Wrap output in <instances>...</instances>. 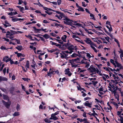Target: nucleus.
Wrapping results in <instances>:
<instances>
[{"mask_svg": "<svg viewBox=\"0 0 123 123\" xmlns=\"http://www.w3.org/2000/svg\"><path fill=\"white\" fill-rule=\"evenodd\" d=\"M6 37L7 38H9L12 40L14 37L13 35L18 34L17 32L13 30H10V31H8L6 33Z\"/></svg>", "mask_w": 123, "mask_h": 123, "instance_id": "obj_1", "label": "nucleus"}, {"mask_svg": "<svg viewBox=\"0 0 123 123\" xmlns=\"http://www.w3.org/2000/svg\"><path fill=\"white\" fill-rule=\"evenodd\" d=\"M61 20H63L64 23L65 24L69 25L71 24L72 22V21L70 20L68 17L64 14V16L62 17Z\"/></svg>", "mask_w": 123, "mask_h": 123, "instance_id": "obj_2", "label": "nucleus"}, {"mask_svg": "<svg viewBox=\"0 0 123 123\" xmlns=\"http://www.w3.org/2000/svg\"><path fill=\"white\" fill-rule=\"evenodd\" d=\"M90 71L93 73L95 74L98 73L99 72V70L97 68H95L94 67H91L89 68Z\"/></svg>", "mask_w": 123, "mask_h": 123, "instance_id": "obj_3", "label": "nucleus"}, {"mask_svg": "<svg viewBox=\"0 0 123 123\" xmlns=\"http://www.w3.org/2000/svg\"><path fill=\"white\" fill-rule=\"evenodd\" d=\"M68 49L70 50L69 52V54H71L75 50H76V48L75 46L71 45L69 46L68 48Z\"/></svg>", "mask_w": 123, "mask_h": 123, "instance_id": "obj_4", "label": "nucleus"}, {"mask_svg": "<svg viewBox=\"0 0 123 123\" xmlns=\"http://www.w3.org/2000/svg\"><path fill=\"white\" fill-rule=\"evenodd\" d=\"M54 12H55L56 13L59 14V15H55V16L56 17H57L59 19H61L62 18V17L64 16V14L63 13L61 12L58 11H55Z\"/></svg>", "mask_w": 123, "mask_h": 123, "instance_id": "obj_5", "label": "nucleus"}, {"mask_svg": "<svg viewBox=\"0 0 123 123\" xmlns=\"http://www.w3.org/2000/svg\"><path fill=\"white\" fill-rule=\"evenodd\" d=\"M84 41L86 42V43L88 44L89 45L91 44H92L93 42H92L90 38H86L84 40Z\"/></svg>", "mask_w": 123, "mask_h": 123, "instance_id": "obj_6", "label": "nucleus"}, {"mask_svg": "<svg viewBox=\"0 0 123 123\" xmlns=\"http://www.w3.org/2000/svg\"><path fill=\"white\" fill-rule=\"evenodd\" d=\"M92 102H90L89 103L87 101H86L85 103H83L84 105L86 106H87L90 108L92 107Z\"/></svg>", "mask_w": 123, "mask_h": 123, "instance_id": "obj_7", "label": "nucleus"}, {"mask_svg": "<svg viewBox=\"0 0 123 123\" xmlns=\"http://www.w3.org/2000/svg\"><path fill=\"white\" fill-rule=\"evenodd\" d=\"M2 102L7 108H8L9 107L11 104L10 102L8 101L7 102H6L4 100L2 101Z\"/></svg>", "mask_w": 123, "mask_h": 123, "instance_id": "obj_8", "label": "nucleus"}, {"mask_svg": "<svg viewBox=\"0 0 123 123\" xmlns=\"http://www.w3.org/2000/svg\"><path fill=\"white\" fill-rule=\"evenodd\" d=\"M90 46L93 49L95 52L97 53L98 52V50L95 48L94 46L96 47V45L92 43V44H91L90 45Z\"/></svg>", "mask_w": 123, "mask_h": 123, "instance_id": "obj_9", "label": "nucleus"}, {"mask_svg": "<svg viewBox=\"0 0 123 123\" xmlns=\"http://www.w3.org/2000/svg\"><path fill=\"white\" fill-rule=\"evenodd\" d=\"M113 93L114 94L116 99H117V100L118 101L119 100V95L116 92L115 89H114V91L113 92Z\"/></svg>", "mask_w": 123, "mask_h": 123, "instance_id": "obj_10", "label": "nucleus"}, {"mask_svg": "<svg viewBox=\"0 0 123 123\" xmlns=\"http://www.w3.org/2000/svg\"><path fill=\"white\" fill-rule=\"evenodd\" d=\"M118 52L120 54V57L122 60H123V50L121 49H120V50L118 51Z\"/></svg>", "mask_w": 123, "mask_h": 123, "instance_id": "obj_11", "label": "nucleus"}, {"mask_svg": "<svg viewBox=\"0 0 123 123\" xmlns=\"http://www.w3.org/2000/svg\"><path fill=\"white\" fill-rule=\"evenodd\" d=\"M67 36L66 35H64L61 37V39L64 42H67L66 39Z\"/></svg>", "mask_w": 123, "mask_h": 123, "instance_id": "obj_12", "label": "nucleus"}, {"mask_svg": "<svg viewBox=\"0 0 123 123\" xmlns=\"http://www.w3.org/2000/svg\"><path fill=\"white\" fill-rule=\"evenodd\" d=\"M53 71H54V70L52 69L51 68H50L49 72L48 73L47 75L50 77H51V74H53Z\"/></svg>", "mask_w": 123, "mask_h": 123, "instance_id": "obj_13", "label": "nucleus"}, {"mask_svg": "<svg viewBox=\"0 0 123 123\" xmlns=\"http://www.w3.org/2000/svg\"><path fill=\"white\" fill-rule=\"evenodd\" d=\"M80 59L78 58H77L73 60V61L74 62H76L77 63H80Z\"/></svg>", "mask_w": 123, "mask_h": 123, "instance_id": "obj_14", "label": "nucleus"}, {"mask_svg": "<svg viewBox=\"0 0 123 123\" xmlns=\"http://www.w3.org/2000/svg\"><path fill=\"white\" fill-rule=\"evenodd\" d=\"M104 109L107 112H109L110 111L111 109H112V108L111 106H110V107H105L104 108Z\"/></svg>", "mask_w": 123, "mask_h": 123, "instance_id": "obj_15", "label": "nucleus"}, {"mask_svg": "<svg viewBox=\"0 0 123 123\" xmlns=\"http://www.w3.org/2000/svg\"><path fill=\"white\" fill-rule=\"evenodd\" d=\"M77 85H78L77 86V88L78 90L80 91H81L82 90L85 91V90L84 89V88L81 87V86L79 84H77Z\"/></svg>", "mask_w": 123, "mask_h": 123, "instance_id": "obj_16", "label": "nucleus"}, {"mask_svg": "<svg viewBox=\"0 0 123 123\" xmlns=\"http://www.w3.org/2000/svg\"><path fill=\"white\" fill-rule=\"evenodd\" d=\"M65 53L67 54L69 53V51L68 50H67L66 51H63L62 52V53L63 54L64 56L66 57L68 55L67 54H65Z\"/></svg>", "mask_w": 123, "mask_h": 123, "instance_id": "obj_17", "label": "nucleus"}, {"mask_svg": "<svg viewBox=\"0 0 123 123\" xmlns=\"http://www.w3.org/2000/svg\"><path fill=\"white\" fill-rule=\"evenodd\" d=\"M25 67L26 69V70H27V68H29V61H27Z\"/></svg>", "mask_w": 123, "mask_h": 123, "instance_id": "obj_18", "label": "nucleus"}, {"mask_svg": "<svg viewBox=\"0 0 123 123\" xmlns=\"http://www.w3.org/2000/svg\"><path fill=\"white\" fill-rule=\"evenodd\" d=\"M51 117H52L53 120H57L58 119V117H57L56 116H55V115L54 114H52L51 115Z\"/></svg>", "mask_w": 123, "mask_h": 123, "instance_id": "obj_19", "label": "nucleus"}, {"mask_svg": "<svg viewBox=\"0 0 123 123\" xmlns=\"http://www.w3.org/2000/svg\"><path fill=\"white\" fill-rule=\"evenodd\" d=\"M7 80V79L6 78L0 76V81L2 80L6 81Z\"/></svg>", "mask_w": 123, "mask_h": 123, "instance_id": "obj_20", "label": "nucleus"}, {"mask_svg": "<svg viewBox=\"0 0 123 123\" xmlns=\"http://www.w3.org/2000/svg\"><path fill=\"white\" fill-rule=\"evenodd\" d=\"M15 53L17 54V56L18 57H20L21 58L23 56L24 57L25 56V55H23L21 53Z\"/></svg>", "mask_w": 123, "mask_h": 123, "instance_id": "obj_21", "label": "nucleus"}, {"mask_svg": "<svg viewBox=\"0 0 123 123\" xmlns=\"http://www.w3.org/2000/svg\"><path fill=\"white\" fill-rule=\"evenodd\" d=\"M42 36L46 39H47L49 37V35L47 34H45L43 35Z\"/></svg>", "mask_w": 123, "mask_h": 123, "instance_id": "obj_22", "label": "nucleus"}, {"mask_svg": "<svg viewBox=\"0 0 123 123\" xmlns=\"http://www.w3.org/2000/svg\"><path fill=\"white\" fill-rule=\"evenodd\" d=\"M100 75L101 76H103L105 77L106 79H108L109 78V77L108 75H106L105 74H100Z\"/></svg>", "mask_w": 123, "mask_h": 123, "instance_id": "obj_23", "label": "nucleus"}, {"mask_svg": "<svg viewBox=\"0 0 123 123\" xmlns=\"http://www.w3.org/2000/svg\"><path fill=\"white\" fill-rule=\"evenodd\" d=\"M33 28L34 29V31L37 32H39V31L42 30V28L41 29H37L35 27H34Z\"/></svg>", "mask_w": 123, "mask_h": 123, "instance_id": "obj_24", "label": "nucleus"}, {"mask_svg": "<svg viewBox=\"0 0 123 123\" xmlns=\"http://www.w3.org/2000/svg\"><path fill=\"white\" fill-rule=\"evenodd\" d=\"M16 48L19 50L20 51L22 49V47L21 46L18 45L16 47Z\"/></svg>", "mask_w": 123, "mask_h": 123, "instance_id": "obj_25", "label": "nucleus"}, {"mask_svg": "<svg viewBox=\"0 0 123 123\" xmlns=\"http://www.w3.org/2000/svg\"><path fill=\"white\" fill-rule=\"evenodd\" d=\"M19 115V112H15L13 114V116L14 117H15Z\"/></svg>", "mask_w": 123, "mask_h": 123, "instance_id": "obj_26", "label": "nucleus"}, {"mask_svg": "<svg viewBox=\"0 0 123 123\" xmlns=\"http://www.w3.org/2000/svg\"><path fill=\"white\" fill-rule=\"evenodd\" d=\"M86 55L88 59H89L91 57H93V55H92V56H91L88 53H86Z\"/></svg>", "mask_w": 123, "mask_h": 123, "instance_id": "obj_27", "label": "nucleus"}, {"mask_svg": "<svg viewBox=\"0 0 123 123\" xmlns=\"http://www.w3.org/2000/svg\"><path fill=\"white\" fill-rule=\"evenodd\" d=\"M77 10L78 11L83 12L84 11V9L81 7L80 6L78 8Z\"/></svg>", "mask_w": 123, "mask_h": 123, "instance_id": "obj_28", "label": "nucleus"}, {"mask_svg": "<svg viewBox=\"0 0 123 123\" xmlns=\"http://www.w3.org/2000/svg\"><path fill=\"white\" fill-rule=\"evenodd\" d=\"M116 64L117 66L120 69L122 68V67L120 64L117 62H116Z\"/></svg>", "mask_w": 123, "mask_h": 123, "instance_id": "obj_29", "label": "nucleus"}, {"mask_svg": "<svg viewBox=\"0 0 123 123\" xmlns=\"http://www.w3.org/2000/svg\"><path fill=\"white\" fill-rule=\"evenodd\" d=\"M115 80L116 82V84L118 83V82H120V79L118 77H117V78H116V79Z\"/></svg>", "mask_w": 123, "mask_h": 123, "instance_id": "obj_30", "label": "nucleus"}, {"mask_svg": "<svg viewBox=\"0 0 123 123\" xmlns=\"http://www.w3.org/2000/svg\"><path fill=\"white\" fill-rule=\"evenodd\" d=\"M57 50V49H52L51 50H48V52H50V53H52L54 52H55V51Z\"/></svg>", "mask_w": 123, "mask_h": 123, "instance_id": "obj_31", "label": "nucleus"}, {"mask_svg": "<svg viewBox=\"0 0 123 123\" xmlns=\"http://www.w3.org/2000/svg\"><path fill=\"white\" fill-rule=\"evenodd\" d=\"M114 60L112 59H110V62H111L112 63L113 65H114L115 66V67L116 68V64L114 63Z\"/></svg>", "mask_w": 123, "mask_h": 123, "instance_id": "obj_32", "label": "nucleus"}, {"mask_svg": "<svg viewBox=\"0 0 123 123\" xmlns=\"http://www.w3.org/2000/svg\"><path fill=\"white\" fill-rule=\"evenodd\" d=\"M77 120L78 121H80V122H82L84 121V120H86V118H84V119H81L79 118H78L77 119Z\"/></svg>", "mask_w": 123, "mask_h": 123, "instance_id": "obj_33", "label": "nucleus"}, {"mask_svg": "<svg viewBox=\"0 0 123 123\" xmlns=\"http://www.w3.org/2000/svg\"><path fill=\"white\" fill-rule=\"evenodd\" d=\"M44 121L46 123H50L51 122V121L49 119L47 118L45 119Z\"/></svg>", "mask_w": 123, "mask_h": 123, "instance_id": "obj_34", "label": "nucleus"}, {"mask_svg": "<svg viewBox=\"0 0 123 123\" xmlns=\"http://www.w3.org/2000/svg\"><path fill=\"white\" fill-rule=\"evenodd\" d=\"M12 40L15 41L16 42H17V43L18 44H20V40H17V39L15 38L13 39Z\"/></svg>", "mask_w": 123, "mask_h": 123, "instance_id": "obj_35", "label": "nucleus"}, {"mask_svg": "<svg viewBox=\"0 0 123 123\" xmlns=\"http://www.w3.org/2000/svg\"><path fill=\"white\" fill-rule=\"evenodd\" d=\"M25 36L29 38L31 40H34L33 39H32L33 37H32V36L29 35L28 36L26 35Z\"/></svg>", "mask_w": 123, "mask_h": 123, "instance_id": "obj_36", "label": "nucleus"}, {"mask_svg": "<svg viewBox=\"0 0 123 123\" xmlns=\"http://www.w3.org/2000/svg\"><path fill=\"white\" fill-rule=\"evenodd\" d=\"M0 29L2 30L3 33H6V32L5 29L2 28L1 26H0Z\"/></svg>", "mask_w": 123, "mask_h": 123, "instance_id": "obj_37", "label": "nucleus"}, {"mask_svg": "<svg viewBox=\"0 0 123 123\" xmlns=\"http://www.w3.org/2000/svg\"><path fill=\"white\" fill-rule=\"evenodd\" d=\"M59 55L62 58H66V57L64 56V55L62 53H60Z\"/></svg>", "mask_w": 123, "mask_h": 123, "instance_id": "obj_38", "label": "nucleus"}, {"mask_svg": "<svg viewBox=\"0 0 123 123\" xmlns=\"http://www.w3.org/2000/svg\"><path fill=\"white\" fill-rule=\"evenodd\" d=\"M39 0H38V3H34V4L35 5H38L39 6H41L42 7H43V5L41 4L39 2Z\"/></svg>", "mask_w": 123, "mask_h": 123, "instance_id": "obj_39", "label": "nucleus"}, {"mask_svg": "<svg viewBox=\"0 0 123 123\" xmlns=\"http://www.w3.org/2000/svg\"><path fill=\"white\" fill-rule=\"evenodd\" d=\"M85 30L86 32L88 33L89 34H93V33H92L91 31H90L87 29H85Z\"/></svg>", "mask_w": 123, "mask_h": 123, "instance_id": "obj_40", "label": "nucleus"}, {"mask_svg": "<svg viewBox=\"0 0 123 123\" xmlns=\"http://www.w3.org/2000/svg\"><path fill=\"white\" fill-rule=\"evenodd\" d=\"M3 98L5 100H8V97L7 96L5 95H3Z\"/></svg>", "mask_w": 123, "mask_h": 123, "instance_id": "obj_41", "label": "nucleus"}, {"mask_svg": "<svg viewBox=\"0 0 123 123\" xmlns=\"http://www.w3.org/2000/svg\"><path fill=\"white\" fill-rule=\"evenodd\" d=\"M35 35H34V34H32V37H33L32 39H33L34 40H37V39L35 37H34V36H35Z\"/></svg>", "mask_w": 123, "mask_h": 123, "instance_id": "obj_42", "label": "nucleus"}, {"mask_svg": "<svg viewBox=\"0 0 123 123\" xmlns=\"http://www.w3.org/2000/svg\"><path fill=\"white\" fill-rule=\"evenodd\" d=\"M78 55L76 54H73L71 56L72 57H76Z\"/></svg>", "mask_w": 123, "mask_h": 123, "instance_id": "obj_43", "label": "nucleus"}, {"mask_svg": "<svg viewBox=\"0 0 123 123\" xmlns=\"http://www.w3.org/2000/svg\"><path fill=\"white\" fill-rule=\"evenodd\" d=\"M16 109H17V111H19L20 109V105L18 104H17V107H16Z\"/></svg>", "mask_w": 123, "mask_h": 123, "instance_id": "obj_44", "label": "nucleus"}, {"mask_svg": "<svg viewBox=\"0 0 123 123\" xmlns=\"http://www.w3.org/2000/svg\"><path fill=\"white\" fill-rule=\"evenodd\" d=\"M56 40L57 41H58L59 43H60L61 44H62L63 43V42L62 40L59 39H56Z\"/></svg>", "mask_w": 123, "mask_h": 123, "instance_id": "obj_45", "label": "nucleus"}, {"mask_svg": "<svg viewBox=\"0 0 123 123\" xmlns=\"http://www.w3.org/2000/svg\"><path fill=\"white\" fill-rule=\"evenodd\" d=\"M90 16L91 17H92V19L95 20V19L94 17V15L93 14H91L90 13Z\"/></svg>", "mask_w": 123, "mask_h": 123, "instance_id": "obj_46", "label": "nucleus"}, {"mask_svg": "<svg viewBox=\"0 0 123 123\" xmlns=\"http://www.w3.org/2000/svg\"><path fill=\"white\" fill-rule=\"evenodd\" d=\"M74 22L75 23V25H77L79 26H81V24L78 23H77L75 21Z\"/></svg>", "mask_w": 123, "mask_h": 123, "instance_id": "obj_47", "label": "nucleus"}, {"mask_svg": "<svg viewBox=\"0 0 123 123\" xmlns=\"http://www.w3.org/2000/svg\"><path fill=\"white\" fill-rule=\"evenodd\" d=\"M22 79L25 81H28L29 80H30L28 78H22Z\"/></svg>", "mask_w": 123, "mask_h": 123, "instance_id": "obj_48", "label": "nucleus"}, {"mask_svg": "<svg viewBox=\"0 0 123 123\" xmlns=\"http://www.w3.org/2000/svg\"><path fill=\"white\" fill-rule=\"evenodd\" d=\"M53 73L52 74H54L56 73L58 74L59 73V72L58 70H56V71L54 70L53 71Z\"/></svg>", "mask_w": 123, "mask_h": 123, "instance_id": "obj_49", "label": "nucleus"}, {"mask_svg": "<svg viewBox=\"0 0 123 123\" xmlns=\"http://www.w3.org/2000/svg\"><path fill=\"white\" fill-rule=\"evenodd\" d=\"M69 70V69H66L65 70V71L66 72L65 74H67L70 72V71Z\"/></svg>", "mask_w": 123, "mask_h": 123, "instance_id": "obj_50", "label": "nucleus"}, {"mask_svg": "<svg viewBox=\"0 0 123 123\" xmlns=\"http://www.w3.org/2000/svg\"><path fill=\"white\" fill-rule=\"evenodd\" d=\"M72 37L73 38L75 39L77 38H78V36H76L75 35H72Z\"/></svg>", "mask_w": 123, "mask_h": 123, "instance_id": "obj_51", "label": "nucleus"}, {"mask_svg": "<svg viewBox=\"0 0 123 123\" xmlns=\"http://www.w3.org/2000/svg\"><path fill=\"white\" fill-rule=\"evenodd\" d=\"M20 11L21 12H22V11L25 10V9L23 7H21L20 9Z\"/></svg>", "mask_w": 123, "mask_h": 123, "instance_id": "obj_52", "label": "nucleus"}, {"mask_svg": "<svg viewBox=\"0 0 123 123\" xmlns=\"http://www.w3.org/2000/svg\"><path fill=\"white\" fill-rule=\"evenodd\" d=\"M55 26H59L60 27H62V25L60 24H58L56 23H55Z\"/></svg>", "mask_w": 123, "mask_h": 123, "instance_id": "obj_53", "label": "nucleus"}, {"mask_svg": "<svg viewBox=\"0 0 123 123\" xmlns=\"http://www.w3.org/2000/svg\"><path fill=\"white\" fill-rule=\"evenodd\" d=\"M12 21L14 22L18 21V18H15L12 19Z\"/></svg>", "mask_w": 123, "mask_h": 123, "instance_id": "obj_54", "label": "nucleus"}, {"mask_svg": "<svg viewBox=\"0 0 123 123\" xmlns=\"http://www.w3.org/2000/svg\"><path fill=\"white\" fill-rule=\"evenodd\" d=\"M33 63V65H31V66L33 68L35 69V63L34 62H32Z\"/></svg>", "mask_w": 123, "mask_h": 123, "instance_id": "obj_55", "label": "nucleus"}, {"mask_svg": "<svg viewBox=\"0 0 123 123\" xmlns=\"http://www.w3.org/2000/svg\"><path fill=\"white\" fill-rule=\"evenodd\" d=\"M50 44L52 45H55L56 44V43L52 41H50Z\"/></svg>", "mask_w": 123, "mask_h": 123, "instance_id": "obj_56", "label": "nucleus"}, {"mask_svg": "<svg viewBox=\"0 0 123 123\" xmlns=\"http://www.w3.org/2000/svg\"><path fill=\"white\" fill-rule=\"evenodd\" d=\"M8 56H6L5 57H4L3 59V60L4 61H6V60L8 58Z\"/></svg>", "mask_w": 123, "mask_h": 123, "instance_id": "obj_57", "label": "nucleus"}, {"mask_svg": "<svg viewBox=\"0 0 123 123\" xmlns=\"http://www.w3.org/2000/svg\"><path fill=\"white\" fill-rule=\"evenodd\" d=\"M3 39H4V40L6 41L7 42H9V40L8 39H7L5 37H3Z\"/></svg>", "mask_w": 123, "mask_h": 123, "instance_id": "obj_58", "label": "nucleus"}, {"mask_svg": "<svg viewBox=\"0 0 123 123\" xmlns=\"http://www.w3.org/2000/svg\"><path fill=\"white\" fill-rule=\"evenodd\" d=\"M92 111L93 112V113L92 114V115H96L97 116V114L95 113V111H94L93 110Z\"/></svg>", "mask_w": 123, "mask_h": 123, "instance_id": "obj_59", "label": "nucleus"}, {"mask_svg": "<svg viewBox=\"0 0 123 123\" xmlns=\"http://www.w3.org/2000/svg\"><path fill=\"white\" fill-rule=\"evenodd\" d=\"M23 3V1L21 0H18V4L19 5H21L22 4V3Z\"/></svg>", "mask_w": 123, "mask_h": 123, "instance_id": "obj_60", "label": "nucleus"}, {"mask_svg": "<svg viewBox=\"0 0 123 123\" xmlns=\"http://www.w3.org/2000/svg\"><path fill=\"white\" fill-rule=\"evenodd\" d=\"M3 24L4 25V26H5L6 28L7 27L11 26V25H7L6 24Z\"/></svg>", "mask_w": 123, "mask_h": 123, "instance_id": "obj_61", "label": "nucleus"}, {"mask_svg": "<svg viewBox=\"0 0 123 123\" xmlns=\"http://www.w3.org/2000/svg\"><path fill=\"white\" fill-rule=\"evenodd\" d=\"M105 39H106V40L108 42H109V37H105Z\"/></svg>", "mask_w": 123, "mask_h": 123, "instance_id": "obj_62", "label": "nucleus"}, {"mask_svg": "<svg viewBox=\"0 0 123 123\" xmlns=\"http://www.w3.org/2000/svg\"><path fill=\"white\" fill-rule=\"evenodd\" d=\"M61 0H57V2L58 3V5H59L61 3Z\"/></svg>", "mask_w": 123, "mask_h": 123, "instance_id": "obj_63", "label": "nucleus"}, {"mask_svg": "<svg viewBox=\"0 0 123 123\" xmlns=\"http://www.w3.org/2000/svg\"><path fill=\"white\" fill-rule=\"evenodd\" d=\"M77 108L79 109H81L84 108L82 106H78L77 107Z\"/></svg>", "mask_w": 123, "mask_h": 123, "instance_id": "obj_64", "label": "nucleus"}]
</instances>
